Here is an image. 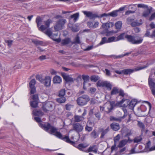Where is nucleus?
I'll use <instances>...</instances> for the list:
<instances>
[{
  "label": "nucleus",
  "instance_id": "obj_61",
  "mask_svg": "<svg viewBox=\"0 0 155 155\" xmlns=\"http://www.w3.org/2000/svg\"><path fill=\"white\" fill-rule=\"evenodd\" d=\"M155 18V12L152 13L149 18V20L150 21H152Z\"/></svg>",
  "mask_w": 155,
  "mask_h": 155
},
{
  "label": "nucleus",
  "instance_id": "obj_25",
  "mask_svg": "<svg viewBox=\"0 0 155 155\" xmlns=\"http://www.w3.org/2000/svg\"><path fill=\"white\" fill-rule=\"evenodd\" d=\"M104 87L107 88L108 90H111L112 89V85L109 82L107 81H104Z\"/></svg>",
  "mask_w": 155,
  "mask_h": 155
},
{
  "label": "nucleus",
  "instance_id": "obj_29",
  "mask_svg": "<svg viewBox=\"0 0 155 155\" xmlns=\"http://www.w3.org/2000/svg\"><path fill=\"white\" fill-rule=\"evenodd\" d=\"M107 43H108V39L106 37H104L102 38L101 41L97 45V46H99Z\"/></svg>",
  "mask_w": 155,
  "mask_h": 155
},
{
  "label": "nucleus",
  "instance_id": "obj_26",
  "mask_svg": "<svg viewBox=\"0 0 155 155\" xmlns=\"http://www.w3.org/2000/svg\"><path fill=\"white\" fill-rule=\"evenodd\" d=\"M32 113L34 115L38 116H41L44 114L41 110H34L33 111Z\"/></svg>",
  "mask_w": 155,
  "mask_h": 155
},
{
  "label": "nucleus",
  "instance_id": "obj_55",
  "mask_svg": "<svg viewBox=\"0 0 155 155\" xmlns=\"http://www.w3.org/2000/svg\"><path fill=\"white\" fill-rule=\"evenodd\" d=\"M120 138V135L119 134H117L114 138V143H116L119 140Z\"/></svg>",
  "mask_w": 155,
  "mask_h": 155
},
{
  "label": "nucleus",
  "instance_id": "obj_1",
  "mask_svg": "<svg viewBox=\"0 0 155 155\" xmlns=\"http://www.w3.org/2000/svg\"><path fill=\"white\" fill-rule=\"evenodd\" d=\"M41 126L45 127V130L50 133L53 134L57 137L62 140L70 144H74V142L71 140L68 136H65L64 137L60 132L57 131V129L54 126H51L50 124H41Z\"/></svg>",
  "mask_w": 155,
  "mask_h": 155
},
{
  "label": "nucleus",
  "instance_id": "obj_43",
  "mask_svg": "<svg viewBox=\"0 0 155 155\" xmlns=\"http://www.w3.org/2000/svg\"><path fill=\"white\" fill-rule=\"evenodd\" d=\"M36 21L37 24V27L38 28L41 24L42 21L41 18L40 17H37L36 18Z\"/></svg>",
  "mask_w": 155,
  "mask_h": 155
},
{
  "label": "nucleus",
  "instance_id": "obj_16",
  "mask_svg": "<svg viewBox=\"0 0 155 155\" xmlns=\"http://www.w3.org/2000/svg\"><path fill=\"white\" fill-rule=\"evenodd\" d=\"M133 140L130 139L129 137L127 139H124L121 141L119 143L118 146L119 147H121L124 146L128 142L130 143L132 142Z\"/></svg>",
  "mask_w": 155,
  "mask_h": 155
},
{
  "label": "nucleus",
  "instance_id": "obj_14",
  "mask_svg": "<svg viewBox=\"0 0 155 155\" xmlns=\"http://www.w3.org/2000/svg\"><path fill=\"white\" fill-rule=\"evenodd\" d=\"M73 127L74 129L78 133L81 132L83 129V126L78 123L74 124L73 125Z\"/></svg>",
  "mask_w": 155,
  "mask_h": 155
},
{
  "label": "nucleus",
  "instance_id": "obj_48",
  "mask_svg": "<svg viewBox=\"0 0 155 155\" xmlns=\"http://www.w3.org/2000/svg\"><path fill=\"white\" fill-rule=\"evenodd\" d=\"M65 94V91L64 89H61L59 92L58 96L64 97Z\"/></svg>",
  "mask_w": 155,
  "mask_h": 155
},
{
  "label": "nucleus",
  "instance_id": "obj_50",
  "mask_svg": "<svg viewBox=\"0 0 155 155\" xmlns=\"http://www.w3.org/2000/svg\"><path fill=\"white\" fill-rule=\"evenodd\" d=\"M32 42L36 45H42L43 42L37 40H34L32 41Z\"/></svg>",
  "mask_w": 155,
  "mask_h": 155
},
{
  "label": "nucleus",
  "instance_id": "obj_63",
  "mask_svg": "<svg viewBox=\"0 0 155 155\" xmlns=\"http://www.w3.org/2000/svg\"><path fill=\"white\" fill-rule=\"evenodd\" d=\"M98 25L99 22L98 21L95 22L93 24L92 28H95L97 27L98 26Z\"/></svg>",
  "mask_w": 155,
  "mask_h": 155
},
{
  "label": "nucleus",
  "instance_id": "obj_59",
  "mask_svg": "<svg viewBox=\"0 0 155 155\" xmlns=\"http://www.w3.org/2000/svg\"><path fill=\"white\" fill-rule=\"evenodd\" d=\"M132 134L131 130H128L126 132L125 136V137H127L129 138V137Z\"/></svg>",
  "mask_w": 155,
  "mask_h": 155
},
{
  "label": "nucleus",
  "instance_id": "obj_21",
  "mask_svg": "<svg viewBox=\"0 0 155 155\" xmlns=\"http://www.w3.org/2000/svg\"><path fill=\"white\" fill-rule=\"evenodd\" d=\"M53 81L54 84H60L62 82V79L60 77L56 75L53 78Z\"/></svg>",
  "mask_w": 155,
  "mask_h": 155
},
{
  "label": "nucleus",
  "instance_id": "obj_62",
  "mask_svg": "<svg viewBox=\"0 0 155 155\" xmlns=\"http://www.w3.org/2000/svg\"><path fill=\"white\" fill-rule=\"evenodd\" d=\"M45 25L48 28L50 26V20H48L47 21L45 22Z\"/></svg>",
  "mask_w": 155,
  "mask_h": 155
},
{
  "label": "nucleus",
  "instance_id": "obj_51",
  "mask_svg": "<svg viewBox=\"0 0 155 155\" xmlns=\"http://www.w3.org/2000/svg\"><path fill=\"white\" fill-rule=\"evenodd\" d=\"M104 81L99 80L97 83V86L99 87H103Z\"/></svg>",
  "mask_w": 155,
  "mask_h": 155
},
{
  "label": "nucleus",
  "instance_id": "obj_64",
  "mask_svg": "<svg viewBox=\"0 0 155 155\" xmlns=\"http://www.w3.org/2000/svg\"><path fill=\"white\" fill-rule=\"evenodd\" d=\"M92 148H93V149L92 150V152L95 153H97V148H96L95 146H92Z\"/></svg>",
  "mask_w": 155,
  "mask_h": 155
},
{
  "label": "nucleus",
  "instance_id": "obj_32",
  "mask_svg": "<svg viewBox=\"0 0 155 155\" xmlns=\"http://www.w3.org/2000/svg\"><path fill=\"white\" fill-rule=\"evenodd\" d=\"M79 12H77L76 13L74 14L71 15L70 17L71 18H74V21H76L79 18Z\"/></svg>",
  "mask_w": 155,
  "mask_h": 155
},
{
  "label": "nucleus",
  "instance_id": "obj_7",
  "mask_svg": "<svg viewBox=\"0 0 155 155\" xmlns=\"http://www.w3.org/2000/svg\"><path fill=\"white\" fill-rule=\"evenodd\" d=\"M65 21L66 20L65 19H59L54 26L55 30L56 31H58L62 29L64 24L65 23Z\"/></svg>",
  "mask_w": 155,
  "mask_h": 155
},
{
  "label": "nucleus",
  "instance_id": "obj_37",
  "mask_svg": "<svg viewBox=\"0 0 155 155\" xmlns=\"http://www.w3.org/2000/svg\"><path fill=\"white\" fill-rule=\"evenodd\" d=\"M66 101V98L65 97H62L58 98L56 99L57 101L60 104L64 103Z\"/></svg>",
  "mask_w": 155,
  "mask_h": 155
},
{
  "label": "nucleus",
  "instance_id": "obj_17",
  "mask_svg": "<svg viewBox=\"0 0 155 155\" xmlns=\"http://www.w3.org/2000/svg\"><path fill=\"white\" fill-rule=\"evenodd\" d=\"M44 83L45 85L47 87H49L51 86V77L49 76H46L44 79Z\"/></svg>",
  "mask_w": 155,
  "mask_h": 155
},
{
  "label": "nucleus",
  "instance_id": "obj_8",
  "mask_svg": "<svg viewBox=\"0 0 155 155\" xmlns=\"http://www.w3.org/2000/svg\"><path fill=\"white\" fill-rule=\"evenodd\" d=\"M54 103L51 101L47 102L43 104L42 109L45 112H47L48 111H51L52 109Z\"/></svg>",
  "mask_w": 155,
  "mask_h": 155
},
{
  "label": "nucleus",
  "instance_id": "obj_52",
  "mask_svg": "<svg viewBox=\"0 0 155 155\" xmlns=\"http://www.w3.org/2000/svg\"><path fill=\"white\" fill-rule=\"evenodd\" d=\"M111 151L108 150V149H106L103 152V155H111Z\"/></svg>",
  "mask_w": 155,
  "mask_h": 155
},
{
  "label": "nucleus",
  "instance_id": "obj_38",
  "mask_svg": "<svg viewBox=\"0 0 155 155\" xmlns=\"http://www.w3.org/2000/svg\"><path fill=\"white\" fill-rule=\"evenodd\" d=\"M117 10L113 11L109 13V16L115 17L117 15Z\"/></svg>",
  "mask_w": 155,
  "mask_h": 155
},
{
  "label": "nucleus",
  "instance_id": "obj_56",
  "mask_svg": "<svg viewBox=\"0 0 155 155\" xmlns=\"http://www.w3.org/2000/svg\"><path fill=\"white\" fill-rule=\"evenodd\" d=\"M5 41V43H7L9 47H11L12 45L13 41L11 40H6Z\"/></svg>",
  "mask_w": 155,
  "mask_h": 155
},
{
  "label": "nucleus",
  "instance_id": "obj_13",
  "mask_svg": "<svg viewBox=\"0 0 155 155\" xmlns=\"http://www.w3.org/2000/svg\"><path fill=\"white\" fill-rule=\"evenodd\" d=\"M135 35L126 34L125 35V38L128 42L131 44L134 45V43H136V42L135 41Z\"/></svg>",
  "mask_w": 155,
  "mask_h": 155
},
{
  "label": "nucleus",
  "instance_id": "obj_44",
  "mask_svg": "<svg viewBox=\"0 0 155 155\" xmlns=\"http://www.w3.org/2000/svg\"><path fill=\"white\" fill-rule=\"evenodd\" d=\"M142 138L140 137H135L133 140L134 143H138L142 140Z\"/></svg>",
  "mask_w": 155,
  "mask_h": 155
},
{
  "label": "nucleus",
  "instance_id": "obj_58",
  "mask_svg": "<svg viewBox=\"0 0 155 155\" xmlns=\"http://www.w3.org/2000/svg\"><path fill=\"white\" fill-rule=\"evenodd\" d=\"M93 128L92 127L88 126L87 125L85 127V130L88 132H90L92 130Z\"/></svg>",
  "mask_w": 155,
  "mask_h": 155
},
{
  "label": "nucleus",
  "instance_id": "obj_18",
  "mask_svg": "<svg viewBox=\"0 0 155 155\" xmlns=\"http://www.w3.org/2000/svg\"><path fill=\"white\" fill-rule=\"evenodd\" d=\"M135 41L136 43H134V45L140 44L142 43L143 41V37L140 36L139 35H135Z\"/></svg>",
  "mask_w": 155,
  "mask_h": 155
},
{
  "label": "nucleus",
  "instance_id": "obj_6",
  "mask_svg": "<svg viewBox=\"0 0 155 155\" xmlns=\"http://www.w3.org/2000/svg\"><path fill=\"white\" fill-rule=\"evenodd\" d=\"M89 100V97L87 95H83L78 98L77 102L79 105L83 106L86 105Z\"/></svg>",
  "mask_w": 155,
  "mask_h": 155
},
{
  "label": "nucleus",
  "instance_id": "obj_10",
  "mask_svg": "<svg viewBox=\"0 0 155 155\" xmlns=\"http://www.w3.org/2000/svg\"><path fill=\"white\" fill-rule=\"evenodd\" d=\"M110 25L111 26H113V24L112 22H109V23H107L103 24L102 25V27L104 31V32L108 33V29L110 28ZM113 31H110L109 33H112Z\"/></svg>",
  "mask_w": 155,
  "mask_h": 155
},
{
  "label": "nucleus",
  "instance_id": "obj_22",
  "mask_svg": "<svg viewBox=\"0 0 155 155\" xmlns=\"http://www.w3.org/2000/svg\"><path fill=\"white\" fill-rule=\"evenodd\" d=\"M74 121L75 122H80L83 120L85 119V118L84 117H83V116L78 115H74Z\"/></svg>",
  "mask_w": 155,
  "mask_h": 155
},
{
  "label": "nucleus",
  "instance_id": "obj_30",
  "mask_svg": "<svg viewBox=\"0 0 155 155\" xmlns=\"http://www.w3.org/2000/svg\"><path fill=\"white\" fill-rule=\"evenodd\" d=\"M137 122L138 126L141 129V131L143 132L145 130V125L144 123L140 121H137Z\"/></svg>",
  "mask_w": 155,
  "mask_h": 155
},
{
  "label": "nucleus",
  "instance_id": "obj_12",
  "mask_svg": "<svg viewBox=\"0 0 155 155\" xmlns=\"http://www.w3.org/2000/svg\"><path fill=\"white\" fill-rule=\"evenodd\" d=\"M61 75L64 80L65 81L66 83H70L73 82V79L69 75H67L64 72H61Z\"/></svg>",
  "mask_w": 155,
  "mask_h": 155
},
{
  "label": "nucleus",
  "instance_id": "obj_41",
  "mask_svg": "<svg viewBox=\"0 0 155 155\" xmlns=\"http://www.w3.org/2000/svg\"><path fill=\"white\" fill-rule=\"evenodd\" d=\"M125 35L124 33L120 34L117 37V41L124 39Z\"/></svg>",
  "mask_w": 155,
  "mask_h": 155
},
{
  "label": "nucleus",
  "instance_id": "obj_20",
  "mask_svg": "<svg viewBox=\"0 0 155 155\" xmlns=\"http://www.w3.org/2000/svg\"><path fill=\"white\" fill-rule=\"evenodd\" d=\"M146 9L147 10L144 11L142 14L143 16L145 17H147L149 15L152 11L153 8L150 7L149 8L148 7V8Z\"/></svg>",
  "mask_w": 155,
  "mask_h": 155
},
{
  "label": "nucleus",
  "instance_id": "obj_49",
  "mask_svg": "<svg viewBox=\"0 0 155 155\" xmlns=\"http://www.w3.org/2000/svg\"><path fill=\"white\" fill-rule=\"evenodd\" d=\"M137 7L138 8H142L144 9L148 8V6L143 4H137Z\"/></svg>",
  "mask_w": 155,
  "mask_h": 155
},
{
  "label": "nucleus",
  "instance_id": "obj_39",
  "mask_svg": "<svg viewBox=\"0 0 155 155\" xmlns=\"http://www.w3.org/2000/svg\"><path fill=\"white\" fill-rule=\"evenodd\" d=\"M99 79V77L98 76L92 75L90 77L91 80L94 82H96Z\"/></svg>",
  "mask_w": 155,
  "mask_h": 155
},
{
  "label": "nucleus",
  "instance_id": "obj_33",
  "mask_svg": "<svg viewBox=\"0 0 155 155\" xmlns=\"http://www.w3.org/2000/svg\"><path fill=\"white\" fill-rule=\"evenodd\" d=\"M109 131V127H107V129L104 130L103 129H102L101 130V134L100 137L101 138H103L104 137V135L107 133Z\"/></svg>",
  "mask_w": 155,
  "mask_h": 155
},
{
  "label": "nucleus",
  "instance_id": "obj_5",
  "mask_svg": "<svg viewBox=\"0 0 155 155\" xmlns=\"http://www.w3.org/2000/svg\"><path fill=\"white\" fill-rule=\"evenodd\" d=\"M117 94H119L118 96H120L121 99H122L123 98H127L126 97L127 96V95L124 93L123 89H118L117 87H114L111 91L110 95H113Z\"/></svg>",
  "mask_w": 155,
  "mask_h": 155
},
{
  "label": "nucleus",
  "instance_id": "obj_42",
  "mask_svg": "<svg viewBox=\"0 0 155 155\" xmlns=\"http://www.w3.org/2000/svg\"><path fill=\"white\" fill-rule=\"evenodd\" d=\"M45 33L46 35H48L51 38H53V37H54L53 35H52V32L49 29H47L45 31Z\"/></svg>",
  "mask_w": 155,
  "mask_h": 155
},
{
  "label": "nucleus",
  "instance_id": "obj_54",
  "mask_svg": "<svg viewBox=\"0 0 155 155\" xmlns=\"http://www.w3.org/2000/svg\"><path fill=\"white\" fill-rule=\"evenodd\" d=\"M38 28L39 30L43 31L48 28L45 25H42L40 27H38Z\"/></svg>",
  "mask_w": 155,
  "mask_h": 155
},
{
  "label": "nucleus",
  "instance_id": "obj_31",
  "mask_svg": "<svg viewBox=\"0 0 155 155\" xmlns=\"http://www.w3.org/2000/svg\"><path fill=\"white\" fill-rule=\"evenodd\" d=\"M82 77L84 81V82L83 83V87H84V86L85 85V83L87 82V81H89L90 77L89 76L87 75H82Z\"/></svg>",
  "mask_w": 155,
  "mask_h": 155
},
{
  "label": "nucleus",
  "instance_id": "obj_47",
  "mask_svg": "<svg viewBox=\"0 0 155 155\" xmlns=\"http://www.w3.org/2000/svg\"><path fill=\"white\" fill-rule=\"evenodd\" d=\"M104 106H105V109H106V113L107 114L109 113L110 112H108V111L111 108V106L110 105V104L109 103H106L104 105Z\"/></svg>",
  "mask_w": 155,
  "mask_h": 155
},
{
  "label": "nucleus",
  "instance_id": "obj_40",
  "mask_svg": "<svg viewBox=\"0 0 155 155\" xmlns=\"http://www.w3.org/2000/svg\"><path fill=\"white\" fill-rule=\"evenodd\" d=\"M36 78L37 80H38L41 83H44V79L41 75H37L36 76Z\"/></svg>",
  "mask_w": 155,
  "mask_h": 155
},
{
  "label": "nucleus",
  "instance_id": "obj_60",
  "mask_svg": "<svg viewBox=\"0 0 155 155\" xmlns=\"http://www.w3.org/2000/svg\"><path fill=\"white\" fill-rule=\"evenodd\" d=\"M108 43L113 42L115 41V37L113 36L108 38Z\"/></svg>",
  "mask_w": 155,
  "mask_h": 155
},
{
  "label": "nucleus",
  "instance_id": "obj_36",
  "mask_svg": "<svg viewBox=\"0 0 155 155\" xmlns=\"http://www.w3.org/2000/svg\"><path fill=\"white\" fill-rule=\"evenodd\" d=\"M99 134L95 130H94L91 133V136L92 138L96 139L98 137Z\"/></svg>",
  "mask_w": 155,
  "mask_h": 155
},
{
  "label": "nucleus",
  "instance_id": "obj_45",
  "mask_svg": "<svg viewBox=\"0 0 155 155\" xmlns=\"http://www.w3.org/2000/svg\"><path fill=\"white\" fill-rule=\"evenodd\" d=\"M110 120L111 121H116L120 122L121 121V119L120 118H117L113 116H111L110 117Z\"/></svg>",
  "mask_w": 155,
  "mask_h": 155
},
{
  "label": "nucleus",
  "instance_id": "obj_4",
  "mask_svg": "<svg viewBox=\"0 0 155 155\" xmlns=\"http://www.w3.org/2000/svg\"><path fill=\"white\" fill-rule=\"evenodd\" d=\"M82 12L85 16V17L89 18L90 19H95L97 18H102L104 17H107L109 16V13L108 14L104 13L101 14L100 16H98L97 14L93 13V12L90 11H83Z\"/></svg>",
  "mask_w": 155,
  "mask_h": 155
},
{
  "label": "nucleus",
  "instance_id": "obj_2",
  "mask_svg": "<svg viewBox=\"0 0 155 155\" xmlns=\"http://www.w3.org/2000/svg\"><path fill=\"white\" fill-rule=\"evenodd\" d=\"M124 102H126L123 105V106L125 107H128L131 110H133L134 107L137 104V100L136 99H133L130 101L127 98H123L119 101L116 102L114 101H110V105L111 108L108 112H110L114 108L120 106Z\"/></svg>",
  "mask_w": 155,
  "mask_h": 155
},
{
  "label": "nucleus",
  "instance_id": "obj_15",
  "mask_svg": "<svg viewBox=\"0 0 155 155\" xmlns=\"http://www.w3.org/2000/svg\"><path fill=\"white\" fill-rule=\"evenodd\" d=\"M148 84L150 90L155 88V80L150 76L148 79Z\"/></svg>",
  "mask_w": 155,
  "mask_h": 155
},
{
  "label": "nucleus",
  "instance_id": "obj_28",
  "mask_svg": "<svg viewBox=\"0 0 155 155\" xmlns=\"http://www.w3.org/2000/svg\"><path fill=\"white\" fill-rule=\"evenodd\" d=\"M34 120H35L39 124V126L41 127V128H43L44 130H45V127L43 126H41V124H48V123H46L44 124H42L41 123L42 122V120H41V118L39 117H34Z\"/></svg>",
  "mask_w": 155,
  "mask_h": 155
},
{
  "label": "nucleus",
  "instance_id": "obj_11",
  "mask_svg": "<svg viewBox=\"0 0 155 155\" xmlns=\"http://www.w3.org/2000/svg\"><path fill=\"white\" fill-rule=\"evenodd\" d=\"M36 81L35 79H32L29 83V86L31 88L30 93L31 94H34L36 91V89L35 85Z\"/></svg>",
  "mask_w": 155,
  "mask_h": 155
},
{
  "label": "nucleus",
  "instance_id": "obj_35",
  "mask_svg": "<svg viewBox=\"0 0 155 155\" xmlns=\"http://www.w3.org/2000/svg\"><path fill=\"white\" fill-rule=\"evenodd\" d=\"M71 43L72 45L74 44H80L81 43L80 38L78 35H77L75 38V41H72Z\"/></svg>",
  "mask_w": 155,
  "mask_h": 155
},
{
  "label": "nucleus",
  "instance_id": "obj_34",
  "mask_svg": "<svg viewBox=\"0 0 155 155\" xmlns=\"http://www.w3.org/2000/svg\"><path fill=\"white\" fill-rule=\"evenodd\" d=\"M115 26L117 29H120L122 26V22L121 21H119L117 22L115 24Z\"/></svg>",
  "mask_w": 155,
  "mask_h": 155
},
{
  "label": "nucleus",
  "instance_id": "obj_23",
  "mask_svg": "<svg viewBox=\"0 0 155 155\" xmlns=\"http://www.w3.org/2000/svg\"><path fill=\"white\" fill-rule=\"evenodd\" d=\"M32 99L34 101V102H35V105L33 106L34 107H38V95L37 94H35L33 95Z\"/></svg>",
  "mask_w": 155,
  "mask_h": 155
},
{
  "label": "nucleus",
  "instance_id": "obj_9",
  "mask_svg": "<svg viewBox=\"0 0 155 155\" xmlns=\"http://www.w3.org/2000/svg\"><path fill=\"white\" fill-rule=\"evenodd\" d=\"M74 142V143L71 144L73 145L80 150L86 152V148L88 146V144L85 143H81L77 145L75 143V142Z\"/></svg>",
  "mask_w": 155,
  "mask_h": 155
},
{
  "label": "nucleus",
  "instance_id": "obj_3",
  "mask_svg": "<svg viewBox=\"0 0 155 155\" xmlns=\"http://www.w3.org/2000/svg\"><path fill=\"white\" fill-rule=\"evenodd\" d=\"M147 66H144L143 67H139L135 68L134 69H124L121 71L118 70L115 71V72L119 74H124L125 75H130L134 71L140 70H141L146 68Z\"/></svg>",
  "mask_w": 155,
  "mask_h": 155
},
{
  "label": "nucleus",
  "instance_id": "obj_53",
  "mask_svg": "<svg viewBox=\"0 0 155 155\" xmlns=\"http://www.w3.org/2000/svg\"><path fill=\"white\" fill-rule=\"evenodd\" d=\"M141 24V23H140L139 22L136 21H134L131 23V25L133 27H135L136 26H139Z\"/></svg>",
  "mask_w": 155,
  "mask_h": 155
},
{
  "label": "nucleus",
  "instance_id": "obj_19",
  "mask_svg": "<svg viewBox=\"0 0 155 155\" xmlns=\"http://www.w3.org/2000/svg\"><path fill=\"white\" fill-rule=\"evenodd\" d=\"M111 128L115 131H117L120 129V127L119 124L113 122L110 125Z\"/></svg>",
  "mask_w": 155,
  "mask_h": 155
},
{
  "label": "nucleus",
  "instance_id": "obj_57",
  "mask_svg": "<svg viewBox=\"0 0 155 155\" xmlns=\"http://www.w3.org/2000/svg\"><path fill=\"white\" fill-rule=\"evenodd\" d=\"M94 23L92 21H89L87 23V26L91 28H92Z\"/></svg>",
  "mask_w": 155,
  "mask_h": 155
},
{
  "label": "nucleus",
  "instance_id": "obj_24",
  "mask_svg": "<svg viewBox=\"0 0 155 155\" xmlns=\"http://www.w3.org/2000/svg\"><path fill=\"white\" fill-rule=\"evenodd\" d=\"M104 87L107 88L108 90H111L112 89V85L109 82L107 81H104Z\"/></svg>",
  "mask_w": 155,
  "mask_h": 155
},
{
  "label": "nucleus",
  "instance_id": "obj_46",
  "mask_svg": "<svg viewBox=\"0 0 155 155\" xmlns=\"http://www.w3.org/2000/svg\"><path fill=\"white\" fill-rule=\"evenodd\" d=\"M150 30H151V29H147V30L146 33L144 35V37H148L151 38V35L150 34Z\"/></svg>",
  "mask_w": 155,
  "mask_h": 155
},
{
  "label": "nucleus",
  "instance_id": "obj_27",
  "mask_svg": "<svg viewBox=\"0 0 155 155\" xmlns=\"http://www.w3.org/2000/svg\"><path fill=\"white\" fill-rule=\"evenodd\" d=\"M71 39L70 38H67L62 40L61 44L63 45H64L70 43H71Z\"/></svg>",
  "mask_w": 155,
  "mask_h": 155
}]
</instances>
